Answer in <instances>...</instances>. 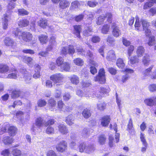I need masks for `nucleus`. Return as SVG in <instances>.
Returning <instances> with one entry per match:
<instances>
[{"mask_svg":"<svg viewBox=\"0 0 156 156\" xmlns=\"http://www.w3.org/2000/svg\"><path fill=\"white\" fill-rule=\"evenodd\" d=\"M126 130L131 136L134 135L135 133V129L133 127V121L132 118L129 119L127 126Z\"/></svg>","mask_w":156,"mask_h":156,"instance_id":"obj_10","label":"nucleus"},{"mask_svg":"<svg viewBox=\"0 0 156 156\" xmlns=\"http://www.w3.org/2000/svg\"><path fill=\"white\" fill-rule=\"evenodd\" d=\"M70 98L71 96L69 93H65L63 95V100L65 101H68Z\"/></svg>","mask_w":156,"mask_h":156,"instance_id":"obj_62","label":"nucleus"},{"mask_svg":"<svg viewBox=\"0 0 156 156\" xmlns=\"http://www.w3.org/2000/svg\"><path fill=\"white\" fill-rule=\"evenodd\" d=\"M101 126L104 127H107L110 122V116L107 115H105L101 118Z\"/></svg>","mask_w":156,"mask_h":156,"instance_id":"obj_11","label":"nucleus"},{"mask_svg":"<svg viewBox=\"0 0 156 156\" xmlns=\"http://www.w3.org/2000/svg\"><path fill=\"white\" fill-rule=\"evenodd\" d=\"M110 30V25L108 24L103 25L101 29V32L103 34H108Z\"/></svg>","mask_w":156,"mask_h":156,"instance_id":"obj_25","label":"nucleus"},{"mask_svg":"<svg viewBox=\"0 0 156 156\" xmlns=\"http://www.w3.org/2000/svg\"><path fill=\"white\" fill-rule=\"evenodd\" d=\"M58 131L62 135H66L69 133V130L66 126L62 123H59L57 124Z\"/></svg>","mask_w":156,"mask_h":156,"instance_id":"obj_8","label":"nucleus"},{"mask_svg":"<svg viewBox=\"0 0 156 156\" xmlns=\"http://www.w3.org/2000/svg\"><path fill=\"white\" fill-rule=\"evenodd\" d=\"M148 89L151 92H154L156 91V84L152 83L150 84L148 86Z\"/></svg>","mask_w":156,"mask_h":156,"instance_id":"obj_52","label":"nucleus"},{"mask_svg":"<svg viewBox=\"0 0 156 156\" xmlns=\"http://www.w3.org/2000/svg\"><path fill=\"white\" fill-rule=\"evenodd\" d=\"M134 26L135 29L137 30L140 31L141 29V24L138 20H136Z\"/></svg>","mask_w":156,"mask_h":156,"instance_id":"obj_58","label":"nucleus"},{"mask_svg":"<svg viewBox=\"0 0 156 156\" xmlns=\"http://www.w3.org/2000/svg\"><path fill=\"white\" fill-rule=\"evenodd\" d=\"M19 14L22 15H27L29 12L24 9H19L18 10Z\"/></svg>","mask_w":156,"mask_h":156,"instance_id":"obj_61","label":"nucleus"},{"mask_svg":"<svg viewBox=\"0 0 156 156\" xmlns=\"http://www.w3.org/2000/svg\"><path fill=\"white\" fill-rule=\"evenodd\" d=\"M97 109L101 111H104L106 108L107 104L105 102H101L97 105Z\"/></svg>","mask_w":156,"mask_h":156,"instance_id":"obj_31","label":"nucleus"},{"mask_svg":"<svg viewBox=\"0 0 156 156\" xmlns=\"http://www.w3.org/2000/svg\"><path fill=\"white\" fill-rule=\"evenodd\" d=\"M55 122V119L53 118H50L48 119L44 123V125L45 126H50L53 125Z\"/></svg>","mask_w":156,"mask_h":156,"instance_id":"obj_42","label":"nucleus"},{"mask_svg":"<svg viewBox=\"0 0 156 156\" xmlns=\"http://www.w3.org/2000/svg\"><path fill=\"white\" fill-rule=\"evenodd\" d=\"M46 133L48 134H52L55 133V129L52 127L48 126L46 130Z\"/></svg>","mask_w":156,"mask_h":156,"instance_id":"obj_53","label":"nucleus"},{"mask_svg":"<svg viewBox=\"0 0 156 156\" xmlns=\"http://www.w3.org/2000/svg\"><path fill=\"white\" fill-rule=\"evenodd\" d=\"M63 78V76L60 73H56L52 75L50 77V79L52 80L54 83H57L61 82L62 81V80Z\"/></svg>","mask_w":156,"mask_h":156,"instance_id":"obj_4","label":"nucleus"},{"mask_svg":"<svg viewBox=\"0 0 156 156\" xmlns=\"http://www.w3.org/2000/svg\"><path fill=\"white\" fill-rule=\"evenodd\" d=\"M135 49L134 46L132 45H130L127 49V53L129 57L131 56Z\"/></svg>","mask_w":156,"mask_h":156,"instance_id":"obj_45","label":"nucleus"},{"mask_svg":"<svg viewBox=\"0 0 156 156\" xmlns=\"http://www.w3.org/2000/svg\"><path fill=\"white\" fill-rule=\"evenodd\" d=\"M122 42L123 45L126 47L129 46L131 45L130 41L127 40L126 38L124 37H122Z\"/></svg>","mask_w":156,"mask_h":156,"instance_id":"obj_54","label":"nucleus"},{"mask_svg":"<svg viewBox=\"0 0 156 156\" xmlns=\"http://www.w3.org/2000/svg\"><path fill=\"white\" fill-rule=\"evenodd\" d=\"M76 51L77 54L81 55H84L85 53V50L81 46L78 47L76 48Z\"/></svg>","mask_w":156,"mask_h":156,"instance_id":"obj_46","label":"nucleus"},{"mask_svg":"<svg viewBox=\"0 0 156 156\" xmlns=\"http://www.w3.org/2000/svg\"><path fill=\"white\" fill-rule=\"evenodd\" d=\"M136 55L130 56L128 57V62L131 65L136 64L139 62L140 59Z\"/></svg>","mask_w":156,"mask_h":156,"instance_id":"obj_19","label":"nucleus"},{"mask_svg":"<svg viewBox=\"0 0 156 156\" xmlns=\"http://www.w3.org/2000/svg\"><path fill=\"white\" fill-rule=\"evenodd\" d=\"M112 14L111 12H107L103 16L105 20L107 19V21L111 23L112 22Z\"/></svg>","mask_w":156,"mask_h":156,"instance_id":"obj_27","label":"nucleus"},{"mask_svg":"<svg viewBox=\"0 0 156 156\" xmlns=\"http://www.w3.org/2000/svg\"><path fill=\"white\" fill-rule=\"evenodd\" d=\"M12 33L16 37L19 39H22L27 42L30 41L32 38V34L30 33L21 31L18 28L14 29L12 31Z\"/></svg>","mask_w":156,"mask_h":156,"instance_id":"obj_1","label":"nucleus"},{"mask_svg":"<svg viewBox=\"0 0 156 156\" xmlns=\"http://www.w3.org/2000/svg\"><path fill=\"white\" fill-rule=\"evenodd\" d=\"M101 40L100 37L97 35H94L91 38V41L93 43H99Z\"/></svg>","mask_w":156,"mask_h":156,"instance_id":"obj_39","label":"nucleus"},{"mask_svg":"<svg viewBox=\"0 0 156 156\" xmlns=\"http://www.w3.org/2000/svg\"><path fill=\"white\" fill-rule=\"evenodd\" d=\"M83 2L80 1L78 0H75L72 2L71 3V6L69 8L70 10H73L79 8Z\"/></svg>","mask_w":156,"mask_h":156,"instance_id":"obj_15","label":"nucleus"},{"mask_svg":"<svg viewBox=\"0 0 156 156\" xmlns=\"http://www.w3.org/2000/svg\"><path fill=\"white\" fill-rule=\"evenodd\" d=\"M76 50L74 46L72 44H69L67 47H63L60 51V54L66 56L68 54L73 56L75 53Z\"/></svg>","mask_w":156,"mask_h":156,"instance_id":"obj_3","label":"nucleus"},{"mask_svg":"<svg viewBox=\"0 0 156 156\" xmlns=\"http://www.w3.org/2000/svg\"><path fill=\"white\" fill-rule=\"evenodd\" d=\"M70 63L68 62H64L63 64L61 67L60 68L62 71L63 70L69 72L70 69Z\"/></svg>","mask_w":156,"mask_h":156,"instance_id":"obj_23","label":"nucleus"},{"mask_svg":"<svg viewBox=\"0 0 156 156\" xmlns=\"http://www.w3.org/2000/svg\"><path fill=\"white\" fill-rule=\"evenodd\" d=\"M153 5V4L152 2H146L144 3L143 9H148L149 8L151 7Z\"/></svg>","mask_w":156,"mask_h":156,"instance_id":"obj_55","label":"nucleus"},{"mask_svg":"<svg viewBox=\"0 0 156 156\" xmlns=\"http://www.w3.org/2000/svg\"><path fill=\"white\" fill-rule=\"evenodd\" d=\"M62 91L59 90H56L55 93L54 97L55 98H59L62 96Z\"/></svg>","mask_w":156,"mask_h":156,"instance_id":"obj_56","label":"nucleus"},{"mask_svg":"<svg viewBox=\"0 0 156 156\" xmlns=\"http://www.w3.org/2000/svg\"><path fill=\"white\" fill-rule=\"evenodd\" d=\"M153 67V65H151L148 68L146 69L143 73L144 76L145 77L149 75Z\"/></svg>","mask_w":156,"mask_h":156,"instance_id":"obj_43","label":"nucleus"},{"mask_svg":"<svg viewBox=\"0 0 156 156\" xmlns=\"http://www.w3.org/2000/svg\"><path fill=\"white\" fill-rule=\"evenodd\" d=\"M105 70L103 68H100L98 74L94 77V81L98 82L100 84H104L106 83Z\"/></svg>","mask_w":156,"mask_h":156,"instance_id":"obj_2","label":"nucleus"},{"mask_svg":"<svg viewBox=\"0 0 156 156\" xmlns=\"http://www.w3.org/2000/svg\"><path fill=\"white\" fill-rule=\"evenodd\" d=\"M70 4V2L67 0H60L59 7L60 9L63 10L68 8L69 7Z\"/></svg>","mask_w":156,"mask_h":156,"instance_id":"obj_13","label":"nucleus"},{"mask_svg":"<svg viewBox=\"0 0 156 156\" xmlns=\"http://www.w3.org/2000/svg\"><path fill=\"white\" fill-rule=\"evenodd\" d=\"M56 43V37L54 36H51L50 37L49 40V44L54 45Z\"/></svg>","mask_w":156,"mask_h":156,"instance_id":"obj_64","label":"nucleus"},{"mask_svg":"<svg viewBox=\"0 0 156 156\" xmlns=\"http://www.w3.org/2000/svg\"><path fill=\"white\" fill-rule=\"evenodd\" d=\"M65 122L69 126H71L73 124L72 121V116L71 115H68L66 119Z\"/></svg>","mask_w":156,"mask_h":156,"instance_id":"obj_47","label":"nucleus"},{"mask_svg":"<svg viewBox=\"0 0 156 156\" xmlns=\"http://www.w3.org/2000/svg\"><path fill=\"white\" fill-rule=\"evenodd\" d=\"M70 80L72 83L75 85H77L80 82L79 78L75 75H73L70 78Z\"/></svg>","mask_w":156,"mask_h":156,"instance_id":"obj_26","label":"nucleus"},{"mask_svg":"<svg viewBox=\"0 0 156 156\" xmlns=\"http://www.w3.org/2000/svg\"><path fill=\"white\" fill-rule=\"evenodd\" d=\"M12 154L14 156H20L21 152L20 150L17 149H15L12 150Z\"/></svg>","mask_w":156,"mask_h":156,"instance_id":"obj_51","label":"nucleus"},{"mask_svg":"<svg viewBox=\"0 0 156 156\" xmlns=\"http://www.w3.org/2000/svg\"><path fill=\"white\" fill-rule=\"evenodd\" d=\"M94 150V148L93 146L91 145L87 146L86 149V152L87 153H90Z\"/></svg>","mask_w":156,"mask_h":156,"instance_id":"obj_60","label":"nucleus"},{"mask_svg":"<svg viewBox=\"0 0 156 156\" xmlns=\"http://www.w3.org/2000/svg\"><path fill=\"white\" fill-rule=\"evenodd\" d=\"M13 140L12 137H4L3 142L5 144H11L13 141Z\"/></svg>","mask_w":156,"mask_h":156,"instance_id":"obj_40","label":"nucleus"},{"mask_svg":"<svg viewBox=\"0 0 156 156\" xmlns=\"http://www.w3.org/2000/svg\"><path fill=\"white\" fill-rule=\"evenodd\" d=\"M141 22L143 30L149 28L150 26V23L146 20H141Z\"/></svg>","mask_w":156,"mask_h":156,"instance_id":"obj_34","label":"nucleus"},{"mask_svg":"<svg viewBox=\"0 0 156 156\" xmlns=\"http://www.w3.org/2000/svg\"><path fill=\"white\" fill-rule=\"evenodd\" d=\"M10 72L9 73H11L9 74H8L7 75H5L4 78H9V79H16L17 78V76H20L21 72L19 74H18V72L16 69H10Z\"/></svg>","mask_w":156,"mask_h":156,"instance_id":"obj_9","label":"nucleus"},{"mask_svg":"<svg viewBox=\"0 0 156 156\" xmlns=\"http://www.w3.org/2000/svg\"><path fill=\"white\" fill-rule=\"evenodd\" d=\"M9 14L6 13L4 15V18H3L2 26L3 29H7L8 26V21L10 19Z\"/></svg>","mask_w":156,"mask_h":156,"instance_id":"obj_18","label":"nucleus"},{"mask_svg":"<svg viewBox=\"0 0 156 156\" xmlns=\"http://www.w3.org/2000/svg\"><path fill=\"white\" fill-rule=\"evenodd\" d=\"M74 63L76 65L82 66L83 64V61L80 58H75L73 60Z\"/></svg>","mask_w":156,"mask_h":156,"instance_id":"obj_35","label":"nucleus"},{"mask_svg":"<svg viewBox=\"0 0 156 156\" xmlns=\"http://www.w3.org/2000/svg\"><path fill=\"white\" fill-rule=\"evenodd\" d=\"M119 137H109V145L110 147H112L114 144V143L115 142L117 143L119 142Z\"/></svg>","mask_w":156,"mask_h":156,"instance_id":"obj_33","label":"nucleus"},{"mask_svg":"<svg viewBox=\"0 0 156 156\" xmlns=\"http://www.w3.org/2000/svg\"><path fill=\"white\" fill-rule=\"evenodd\" d=\"M29 22L28 20L26 19L21 20L18 23V25L21 27H26L29 24Z\"/></svg>","mask_w":156,"mask_h":156,"instance_id":"obj_36","label":"nucleus"},{"mask_svg":"<svg viewBox=\"0 0 156 156\" xmlns=\"http://www.w3.org/2000/svg\"><path fill=\"white\" fill-rule=\"evenodd\" d=\"M48 41V37L46 35L41 34L40 36V42L42 44H46Z\"/></svg>","mask_w":156,"mask_h":156,"instance_id":"obj_29","label":"nucleus"},{"mask_svg":"<svg viewBox=\"0 0 156 156\" xmlns=\"http://www.w3.org/2000/svg\"><path fill=\"white\" fill-rule=\"evenodd\" d=\"M23 61L26 62L30 66H32L33 63V60L30 57H25L23 59Z\"/></svg>","mask_w":156,"mask_h":156,"instance_id":"obj_37","label":"nucleus"},{"mask_svg":"<svg viewBox=\"0 0 156 156\" xmlns=\"http://www.w3.org/2000/svg\"><path fill=\"white\" fill-rule=\"evenodd\" d=\"M48 105L49 108L52 111L56 106V101L53 98H51L48 101Z\"/></svg>","mask_w":156,"mask_h":156,"instance_id":"obj_22","label":"nucleus"},{"mask_svg":"<svg viewBox=\"0 0 156 156\" xmlns=\"http://www.w3.org/2000/svg\"><path fill=\"white\" fill-rule=\"evenodd\" d=\"M84 17V15L82 14H81L75 16V20L76 22H80L83 20Z\"/></svg>","mask_w":156,"mask_h":156,"instance_id":"obj_57","label":"nucleus"},{"mask_svg":"<svg viewBox=\"0 0 156 156\" xmlns=\"http://www.w3.org/2000/svg\"><path fill=\"white\" fill-rule=\"evenodd\" d=\"M20 92L19 90H14L12 91V97L13 98H17L20 95Z\"/></svg>","mask_w":156,"mask_h":156,"instance_id":"obj_59","label":"nucleus"},{"mask_svg":"<svg viewBox=\"0 0 156 156\" xmlns=\"http://www.w3.org/2000/svg\"><path fill=\"white\" fill-rule=\"evenodd\" d=\"M87 146L84 144H81L79 146V149L80 152H83L85 151L86 152V149Z\"/></svg>","mask_w":156,"mask_h":156,"instance_id":"obj_63","label":"nucleus"},{"mask_svg":"<svg viewBox=\"0 0 156 156\" xmlns=\"http://www.w3.org/2000/svg\"><path fill=\"white\" fill-rule=\"evenodd\" d=\"M141 140L142 142L143 145L145 147H143L141 149V151L143 152H145L146 151V148L147 147V144L146 142V140L144 139V137H140Z\"/></svg>","mask_w":156,"mask_h":156,"instance_id":"obj_48","label":"nucleus"},{"mask_svg":"<svg viewBox=\"0 0 156 156\" xmlns=\"http://www.w3.org/2000/svg\"><path fill=\"white\" fill-rule=\"evenodd\" d=\"M4 42L7 46H12L14 43L13 40L9 37H6L5 39Z\"/></svg>","mask_w":156,"mask_h":156,"instance_id":"obj_50","label":"nucleus"},{"mask_svg":"<svg viewBox=\"0 0 156 156\" xmlns=\"http://www.w3.org/2000/svg\"><path fill=\"white\" fill-rule=\"evenodd\" d=\"M10 71L9 67L7 65L0 64V78H4L5 76L7 75Z\"/></svg>","mask_w":156,"mask_h":156,"instance_id":"obj_5","label":"nucleus"},{"mask_svg":"<svg viewBox=\"0 0 156 156\" xmlns=\"http://www.w3.org/2000/svg\"><path fill=\"white\" fill-rule=\"evenodd\" d=\"M111 28L112 30V34L114 37H117L121 34L119 27L115 23H112Z\"/></svg>","mask_w":156,"mask_h":156,"instance_id":"obj_6","label":"nucleus"},{"mask_svg":"<svg viewBox=\"0 0 156 156\" xmlns=\"http://www.w3.org/2000/svg\"><path fill=\"white\" fill-rule=\"evenodd\" d=\"M116 64L119 69H122L125 66V64L123 62V59L120 58H119L117 59Z\"/></svg>","mask_w":156,"mask_h":156,"instance_id":"obj_30","label":"nucleus"},{"mask_svg":"<svg viewBox=\"0 0 156 156\" xmlns=\"http://www.w3.org/2000/svg\"><path fill=\"white\" fill-rule=\"evenodd\" d=\"M67 143L62 141L58 144L56 147L57 151L62 152L67 150Z\"/></svg>","mask_w":156,"mask_h":156,"instance_id":"obj_12","label":"nucleus"},{"mask_svg":"<svg viewBox=\"0 0 156 156\" xmlns=\"http://www.w3.org/2000/svg\"><path fill=\"white\" fill-rule=\"evenodd\" d=\"M144 102L147 105L150 106H152L154 105H156V97L146 98L144 100Z\"/></svg>","mask_w":156,"mask_h":156,"instance_id":"obj_14","label":"nucleus"},{"mask_svg":"<svg viewBox=\"0 0 156 156\" xmlns=\"http://www.w3.org/2000/svg\"><path fill=\"white\" fill-rule=\"evenodd\" d=\"M93 32V28L91 26L87 27V29L84 30L83 32V35L86 37H89L91 35L90 33Z\"/></svg>","mask_w":156,"mask_h":156,"instance_id":"obj_24","label":"nucleus"},{"mask_svg":"<svg viewBox=\"0 0 156 156\" xmlns=\"http://www.w3.org/2000/svg\"><path fill=\"white\" fill-rule=\"evenodd\" d=\"M17 129L14 126H11L9 127L8 132L11 136H14L17 133Z\"/></svg>","mask_w":156,"mask_h":156,"instance_id":"obj_28","label":"nucleus"},{"mask_svg":"<svg viewBox=\"0 0 156 156\" xmlns=\"http://www.w3.org/2000/svg\"><path fill=\"white\" fill-rule=\"evenodd\" d=\"M64 63V59L61 56L58 57L56 59L55 65L60 68L63 64Z\"/></svg>","mask_w":156,"mask_h":156,"instance_id":"obj_32","label":"nucleus"},{"mask_svg":"<svg viewBox=\"0 0 156 156\" xmlns=\"http://www.w3.org/2000/svg\"><path fill=\"white\" fill-rule=\"evenodd\" d=\"M150 57L151 56L149 54L146 53L144 54L142 59V62L144 66H147L149 65L151 61Z\"/></svg>","mask_w":156,"mask_h":156,"instance_id":"obj_17","label":"nucleus"},{"mask_svg":"<svg viewBox=\"0 0 156 156\" xmlns=\"http://www.w3.org/2000/svg\"><path fill=\"white\" fill-rule=\"evenodd\" d=\"M155 42L156 41L154 36H151L149 37L147 44L149 46H152L155 44Z\"/></svg>","mask_w":156,"mask_h":156,"instance_id":"obj_38","label":"nucleus"},{"mask_svg":"<svg viewBox=\"0 0 156 156\" xmlns=\"http://www.w3.org/2000/svg\"><path fill=\"white\" fill-rule=\"evenodd\" d=\"M145 51L144 48L142 46L137 47L136 49V54L138 57H142Z\"/></svg>","mask_w":156,"mask_h":156,"instance_id":"obj_21","label":"nucleus"},{"mask_svg":"<svg viewBox=\"0 0 156 156\" xmlns=\"http://www.w3.org/2000/svg\"><path fill=\"white\" fill-rule=\"evenodd\" d=\"M105 21V19L103 16L100 15L96 19V22L98 25H101Z\"/></svg>","mask_w":156,"mask_h":156,"instance_id":"obj_44","label":"nucleus"},{"mask_svg":"<svg viewBox=\"0 0 156 156\" xmlns=\"http://www.w3.org/2000/svg\"><path fill=\"white\" fill-rule=\"evenodd\" d=\"M20 74V77L23 79V80L27 83H30L31 78V75L28 73L26 69L21 70Z\"/></svg>","mask_w":156,"mask_h":156,"instance_id":"obj_7","label":"nucleus"},{"mask_svg":"<svg viewBox=\"0 0 156 156\" xmlns=\"http://www.w3.org/2000/svg\"><path fill=\"white\" fill-rule=\"evenodd\" d=\"M65 106V105L62 100H60L57 102V108L58 110L62 111Z\"/></svg>","mask_w":156,"mask_h":156,"instance_id":"obj_49","label":"nucleus"},{"mask_svg":"<svg viewBox=\"0 0 156 156\" xmlns=\"http://www.w3.org/2000/svg\"><path fill=\"white\" fill-rule=\"evenodd\" d=\"M73 27L74 29L73 34L76 36V37L80 38L81 37L80 33L82 30V26L79 25H74Z\"/></svg>","mask_w":156,"mask_h":156,"instance_id":"obj_16","label":"nucleus"},{"mask_svg":"<svg viewBox=\"0 0 156 156\" xmlns=\"http://www.w3.org/2000/svg\"><path fill=\"white\" fill-rule=\"evenodd\" d=\"M82 114L83 117L86 119L90 118L91 115L90 109L89 108H85L82 112Z\"/></svg>","mask_w":156,"mask_h":156,"instance_id":"obj_20","label":"nucleus"},{"mask_svg":"<svg viewBox=\"0 0 156 156\" xmlns=\"http://www.w3.org/2000/svg\"><path fill=\"white\" fill-rule=\"evenodd\" d=\"M47 20L46 19H41L40 20V26L43 28H45L48 26Z\"/></svg>","mask_w":156,"mask_h":156,"instance_id":"obj_41","label":"nucleus"}]
</instances>
